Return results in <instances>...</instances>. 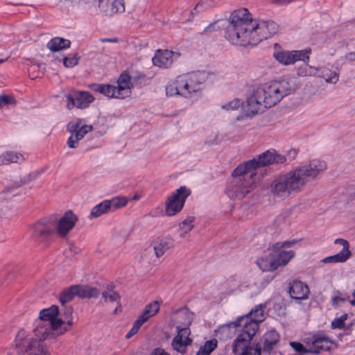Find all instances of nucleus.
<instances>
[{"label":"nucleus","mask_w":355,"mask_h":355,"mask_svg":"<svg viewBox=\"0 0 355 355\" xmlns=\"http://www.w3.org/2000/svg\"><path fill=\"white\" fill-rule=\"evenodd\" d=\"M221 27L224 28L225 39L230 44L239 46L255 45L278 31L275 22L252 19L245 8L236 10L228 19L209 24L205 31H217Z\"/></svg>","instance_id":"1"},{"label":"nucleus","mask_w":355,"mask_h":355,"mask_svg":"<svg viewBox=\"0 0 355 355\" xmlns=\"http://www.w3.org/2000/svg\"><path fill=\"white\" fill-rule=\"evenodd\" d=\"M326 163L320 159H313L304 163L277 176L270 185V192L273 198L282 200L296 196L302 191L309 180L315 179L326 169Z\"/></svg>","instance_id":"2"},{"label":"nucleus","mask_w":355,"mask_h":355,"mask_svg":"<svg viewBox=\"0 0 355 355\" xmlns=\"http://www.w3.org/2000/svg\"><path fill=\"white\" fill-rule=\"evenodd\" d=\"M295 89L286 78L266 82L252 89L243 109L248 115L254 116L277 105L285 96L293 93Z\"/></svg>","instance_id":"3"},{"label":"nucleus","mask_w":355,"mask_h":355,"mask_svg":"<svg viewBox=\"0 0 355 355\" xmlns=\"http://www.w3.org/2000/svg\"><path fill=\"white\" fill-rule=\"evenodd\" d=\"M72 313L71 307H66L60 313L55 305L42 309L34 323V335L42 340L64 334L73 324Z\"/></svg>","instance_id":"4"},{"label":"nucleus","mask_w":355,"mask_h":355,"mask_svg":"<svg viewBox=\"0 0 355 355\" xmlns=\"http://www.w3.org/2000/svg\"><path fill=\"white\" fill-rule=\"evenodd\" d=\"M205 80L206 74L201 71L178 76L166 85V94L169 97L181 96L193 103L201 98Z\"/></svg>","instance_id":"5"},{"label":"nucleus","mask_w":355,"mask_h":355,"mask_svg":"<svg viewBox=\"0 0 355 355\" xmlns=\"http://www.w3.org/2000/svg\"><path fill=\"white\" fill-rule=\"evenodd\" d=\"M259 184L260 180L257 177L256 172H252L241 163L232 171L225 193L231 200L241 201L248 198Z\"/></svg>","instance_id":"6"},{"label":"nucleus","mask_w":355,"mask_h":355,"mask_svg":"<svg viewBox=\"0 0 355 355\" xmlns=\"http://www.w3.org/2000/svg\"><path fill=\"white\" fill-rule=\"evenodd\" d=\"M265 304H260L254 306L248 313L240 316L234 321L225 324L218 329V334L232 337L236 331L241 329V334L254 336L259 329V323L266 318Z\"/></svg>","instance_id":"7"},{"label":"nucleus","mask_w":355,"mask_h":355,"mask_svg":"<svg viewBox=\"0 0 355 355\" xmlns=\"http://www.w3.org/2000/svg\"><path fill=\"white\" fill-rule=\"evenodd\" d=\"M116 84V86L111 84H94L92 86V89L109 98L123 99L130 95L132 84L127 72L121 74Z\"/></svg>","instance_id":"8"},{"label":"nucleus","mask_w":355,"mask_h":355,"mask_svg":"<svg viewBox=\"0 0 355 355\" xmlns=\"http://www.w3.org/2000/svg\"><path fill=\"white\" fill-rule=\"evenodd\" d=\"M15 343L19 355H49L46 347L25 329L18 331Z\"/></svg>","instance_id":"9"},{"label":"nucleus","mask_w":355,"mask_h":355,"mask_svg":"<svg viewBox=\"0 0 355 355\" xmlns=\"http://www.w3.org/2000/svg\"><path fill=\"white\" fill-rule=\"evenodd\" d=\"M191 190L185 186L180 187L169 195L165 202V214L171 217L179 214L183 209Z\"/></svg>","instance_id":"10"},{"label":"nucleus","mask_w":355,"mask_h":355,"mask_svg":"<svg viewBox=\"0 0 355 355\" xmlns=\"http://www.w3.org/2000/svg\"><path fill=\"white\" fill-rule=\"evenodd\" d=\"M67 129L71 133L67 142V146L69 148H76L80 141L92 130L93 127L83 119H75L67 124Z\"/></svg>","instance_id":"11"},{"label":"nucleus","mask_w":355,"mask_h":355,"mask_svg":"<svg viewBox=\"0 0 355 355\" xmlns=\"http://www.w3.org/2000/svg\"><path fill=\"white\" fill-rule=\"evenodd\" d=\"M285 162V156L278 153L274 149H270L260 154L257 157L242 163L252 172H256V170L260 167L273 164H282Z\"/></svg>","instance_id":"12"},{"label":"nucleus","mask_w":355,"mask_h":355,"mask_svg":"<svg viewBox=\"0 0 355 355\" xmlns=\"http://www.w3.org/2000/svg\"><path fill=\"white\" fill-rule=\"evenodd\" d=\"M194 319V313L187 308H181L170 313L166 318V324L168 328H190Z\"/></svg>","instance_id":"13"},{"label":"nucleus","mask_w":355,"mask_h":355,"mask_svg":"<svg viewBox=\"0 0 355 355\" xmlns=\"http://www.w3.org/2000/svg\"><path fill=\"white\" fill-rule=\"evenodd\" d=\"M52 216L55 234L60 237H65L73 229L78 221V216L71 210H67L62 214Z\"/></svg>","instance_id":"14"},{"label":"nucleus","mask_w":355,"mask_h":355,"mask_svg":"<svg viewBox=\"0 0 355 355\" xmlns=\"http://www.w3.org/2000/svg\"><path fill=\"white\" fill-rule=\"evenodd\" d=\"M310 51L303 50H275L273 53L275 59L283 65H291L297 61L306 62L309 59Z\"/></svg>","instance_id":"15"},{"label":"nucleus","mask_w":355,"mask_h":355,"mask_svg":"<svg viewBox=\"0 0 355 355\" xmlns=\"http://www.w3.org/2000/svg\"><path fill=\"white\" fill-rule=\"evenodd\" d=\"M99 291L94 288L87 286H72L63 291L60 295V302L62 305L71 301L75 296L80 297H96Z\"/></svg>","instance_id":"16"},{"label":"nucleus","mask_w":355,"mask_h":355,"mask_svg":"<svg viewBox=\"0 0 355 355\" xmlns=\"http://www.w3.org/2000/svg\"><path fill=\"white\" fill-rule=\"evenodd\" d=\"M182 56L178 51L157 49L155 51L152 62L154 66L162 69H168Z\"/></svg>","instance_id":"17"},{"label":"nucleus","mask_w":355,"mask_h":355,"mask_svg":"<svg viewBox=\"0 0 355 355\" xmlns=\"http://www.w3.org/2000/svg\"><path fill=\"white\" fill-rule=\"evenodd\" d=\"M334 244L336 246L335 249L336 250H339V247L341 248V250L336 254L322 259L321 262L323 263H345L352 256L350 245L347 240L344 239H336L334 240Z\"/></svg>","instance_id":"18"},{"label":"nucleus","mask_w":355,"mask_h":355,"mask_svg":"<svg viewBox=\"0 0 355 355\" xmlns=\"http://www.w3.org/2000/svg\"><path fill=\"white\" fill-rule=\"evenodd\" d=\"M254 336L241 334L234 342L232 351L235 355H261V350L259 348H253L250 342Z\"/></svg>","instance_id":"19"},{"label":"nucleus","mask_w":355,"mask_h":355,"mask_svg":"<svg viewBox=\"0 0 355 355\" xmlns=\"http://www.w3.org/2000/svg\"><path fill=\"white\" fill-rule=\"evenodd\" d=\"M190 336V328L175 329V334L171 343L173 349L181 354H184L187 347L192 343Z\"/></svg>","instance_id":"20"},{"label":"nucleus","mask_w":355,"mask_h":355,"mask_svg":"<svg viewBox=\"0 0 355 355\" xmlns=\"http://www.w3.org/2000/svg\"><path fill=\"white\" fill-rule=\"evenodd\" d=\"M34 236L46 238L55 233L52 214L41 219L31 227Z\"/></svg>","instance_id":"21"},{"label":"nucleus","mask_w":355,"mask_h":355,"mask_svg":"<svg viewBox=\"0 0 355 355\" xmlns=\"http://www.w3.org/2000/svg\"><path fill=\"white\" fill-rule=\"evenodd\" d=\"M309 340L311 349L315 350L312 354H318L320 350L328 351L333 345H336L324 334H314L311 338H309Z\"/></svg>","instance_id":"22"},{"label":"nucleus","mask_w":355,"mask_h":355,"mask_svg":"<svg viewBox=\"0 0 355 355\" xmlns=\"http://www.w3.org/2000/svg\"><path fill=\"white\" fill-rule=\"evenodd\" d=\"M100 11L105 15L112 16L125 10L123 0H99Z\"/></svg>","instance_id":"23"},{"label":"nucleus","mask_w":355,"mask_h":355,"mask_svg":"<svg viewBox=\"0 0 355 355\" xmlns=\"http://www.w3.org/2000/svg\"><path fill=\"white\" fill-rule=\"evenodd\" d=\"M67 107L71 109L76 107L80 109H84L92 103L94 98L87 92H80L76 94L75 98L70 96H67Z\"/></svg>","instance_id":"24"},{"label":"nucleus","mask_w":355,"mask_h":355,"mask_svg":"<svg viewBox=\"0 0 355 355\" xmlns=\"http://www.w3.org/2000/svg\"><path fill=\"white\" fill-rule=\"evenodd\" d=\"M174 239L170 236L158 238L153 243L154 254L157 258L162 257L164 253L173 248Z\"/></svg>","instance_id":"25"},{"label":"nucleus","mask_w":355,"mask_h":355,"mask_svg":"<svg viewBox=\"0 0 355 355\" xmlns=\"http://www.w3.org/2000/svg\"><path fill=\"white\" fill-rule=\"evenodd\" d=\"M289 293L291 297L293 299L306 300L309 295V288L304 282L295 280L291 283Z\"/></svg>","instance_id":"26"},{"label":"nucleus","mask_w":355,"mask_h":355,"mask_svg":"<svg viewBox=\"0 0 355 355\" xmlns=\"http://www.w3.org/2000/svg\"><path fill=\"white\" fill-rule=\"evenodd\" d=\"M256 265L263 272H274L277 270L275 256L272 253L265 254L258 257Z\"/></svg>","instance_id":"27"},{"label":"nucleus","mask_w":355,"mask_h":355,"mask_svg":"<svg viewBox=\"0 0 355 355\" xmlns=\"http://www.w3.org/2000/svg\"><path fill=\"white\" fill-rule=\"evenodd\" d=\"M161 301L153 300L150 302L148 303L141 313L139 315L137 319H139L144 324L146 322L151 318L156 315V314L160 310Z\"/></svg>","instance_id":"28"},{"label":"nucleus","mask_w":355,"mask_h":355,"mask_svg":"<svg viewBox=\"0 0 355 355\" xmlns=\"http://www.w3.org/2000/svg\"><path fill=\"white\" fill-rule=\"evenodd\" d=\"M280 339L279 333L275 329H270L266 331L261 339L263 350L268 352L277 345Z\"/></svg>","instance_id":"29"},{"label":"nucleus","mask_w":355,"mask_h":355,"mask_svg":"<svg viewBox=\"0 0 355 355\" xmlns=\"http://www.w3.org/2000/svg\"><path fill=\"white\" fill-rule=\"evenodd\" d=\"M195 220L194 216H188L178 224V232L180 238H187L195 226Z\"/></svg>","instance_id":"30"},{"label":"nucleus","mask_w":355,"mask_h":355,"mask_svg":"<svg viewBox=\"0 0 355 355\" xmlns=\"http://www.w3.org/2000/svg\"><path fill=\"white\" fill-rule=\"evenodd\" d=\"M277 254H274L277 269L286 266L295 257V252L292 250H276Z\"/></svg>","instance_id":"31"},{"label":"nucleus","mask_w":355,"mask_h":355,"mask_svg":"<svg viewBox=\"0 0 355 355\" xmlns=\"http://www.w3.org/2000/svg\"><path fill=\"white\" fill-rule=\"evenodd\" d=\"M241 292L246 293L250 297H253L259 294L261 288L255 282L254 279L243 280L239 288Z\"/></svg>","instance_id":"32"},{"label":"nucleus","mask_w":355,"mask_h":355,"mask_svg":"<svg viewBox=\"0 0 355 355\" xmlns=\"http://www.w3.org/2000/svg\"><path fill=\"white\" fill-rule=\"evenodd\" d=\"M24 159V155L15 151H6L0 155V165L19 162Z\"/></svg>","instance_id":"33"},{"label":"nucleus","mask_w":355,"mask_h":355,"mask_svg":"<svg viewBox=\"0 0 355 355\" xmlns=\"http://www.w3.org/2000/svg\"><path fill=\"white\" fill-rule=\"evenodd\" d=\"M315 76L321 77L327 83L331 84H336L339 78V74L337 71L327 67L318 68V74L315 75Z\"/></svg>","instance_id":"34"},{"label":"nucleus","mask_w":355,"mask_h":355,"mask_svg":"<svg viewBox=\"0 0 355 355\" xmlns=\"http://www.w3.org/2000/svg\"><path fill=\"white\" fill-rule=\"evenodd\" d=\"M71 42L62 37H54L47 43L48 49L52 52L60 51L69 48Z\"/></svg>","instance_id":"35"},{"label":"nucleus","mask_w":355,"mask_h":355,"mask_svg":"<svg viewBox=\"0 0 355 355\" xmlns=\"http://www.w3.org/2000/svg\"><path fill=\"white\" fill-rule=\"evenodd\" d=\"M218 346V340L216 338L205 341L199 347L196 355H210Z\"/></svg>","instance_id":"36"},{"label":"nucleus","mask_w":355,"mask_h":355,"mask_svg":"<svg viewBox=\"0 0 355 355\" xmlns=\"http://www.w3.org/2000/svg\"><path fill=\"white\" fill-rule=\"evenodd\" d=\"M110 210H111L110 207V202H108V200H105L92 208L90 213V217H99L100 216L107 213Z\"/></svg>","instance_id":"37"},{"label":"nucleus","mask_w":355,"mask_h":355,"mask_svg":"<svg viewBox=\"0 0 355 355\" xmlns=\"http://www.w3.org/2000/svg\"><path fill=\"white\" fill-rule=\"evenodd\" d=\"M308 61L304 62V63L299 67L297 69V73L299 76L305 77L309 76H314L318 74V68L311 67L306 62Z\"/></svg>","instance_id":"38"},{"label":"nucleus","mask_w":355,"mask_h":355,"mask_svg":"<svg viewBox=\"0 0 355 355\" xmlns=\"http://www.w3.org/2000/svg\"><path fill=\"white\" fill-rule=\"evenodd\" d=\"M129 202V199L123 196H116L111 200H108V202H110V209H119L124 207H125Z\"/></svg>","instance_id":"39"},{"label":"nucleus","mask_w":355,"mask_h":355,"mask_svg":"<svg viewBox=\"0 0 355 355\" xmlns=\"http://www.w3.org/2000/svg\"><path fill=\"white\" fill-rule=\"evenodd\" d=\"M304 343L306 346H304L302 343L298 342H291L290 345L292 348L297 352L299 353H312L315 352V349H311L309 338L304 339Z\"/></svg>","instance_id":"40"},{"label":"nucleus","mask_w":355,"mask_h":355,"mask_svg":"<svg viewBox=\"0 0 355 355\" xmlns=\"http://www.w3.org/2000/svg\"><path fill=\"white\" fill-rule=\"evenodd\" d=\"M246 103V101L245 103H242L240 99L234 98L232 99L224 104L222 105L221 107L223 110L226 111H234L238 110L239 107H241L243 112L248 116V114L244 112L243 109V105ZM248 116H250L248 115Z\"/></svg>","instance_id":"41"},{"label":"nucleus","mask_w":355,"mask_h":355,"mask_svg":"<svg viewBox=\"0 0 355 355\" xmlns=\"http://www.w3.org/2000/svg\"><path fill=\"white\" fill-rule=\"evenodd\" d=\"M301 241L300 239H291L284 241H279L274 245V249L275 250H284L291 248L294 245H297Z\"/></svg>","instance_id":"42"},{"label":"nucleus","mask_w":355,"mask_h":355,"mask_svg":"<svg viewBox=\"0 0 355 355\" xmlns=\"http://www.w3.org/2000/svg\"><path fill=\"white\" fill-rule=\"evenodd\" d=\"M103 297L105 299L106 302H116L117 306L114 309V313H116L117 309L120 308V304L119 303V295L113 291H107L103 293Z\"/></svg>","instance_id":"43"},{"label":"nucleus","mask_w":355,"mask_h":355,"mask_svg":"<svg viewBox=\"0 0 355 355\" xmlns=\"http://www.w3.org/2000/svg\"><path fill=\"white\" fill-rule=\"evenodd\" d=\"M347 318V315L346 313L343 314L340 317L336 318L331 322V327L332 329H343L345 327V321Z\"/></svg>","instance_id":"44"},{"label":"nucleus","mask_w":355,"mask_h":355,"mask_svg":"<svg viewBox=\"0 0 355 355\" xmlns=\"http://www.w3.org/2000/svg\"><path fill=\"white\" fill-rule=\"evenodd\" d=\"M215 5L213 0H201L196 6L197 12L206 10Z\"/></svg>","instance_id":"45"},{"label":"nucleus","mask_w":355,"mask_h":355,"mask_svg":"<svg viewBox=\"0 0 355 355\" xmlns=\"http://www.w3.org/2000/svg\"><path fill=\"white\" fill-rule=\"evenodd\" d=\"M78 58L76 55H69L63 60V64L65 67L71 68L77 65Z\"/></svg>","instance_id":"46"},{"label":"nucleus","mask_w":355,"mask_h":355,"mask_svg":"<svg viewBox=\"0 0 355 355\" xmlns=\"http://www.w3.org/2000/svg\"><path fill=\"white\" fill-rule=\"evenodd\" d=\"M143 324L144 323L142 322H141L139 319H137L133 323L131 329L126 334V338H130V337L136 334Z\"/></svg>","instance_id":"47"},{"label":"nucleus","mask_w":355,"mask_h":355,"mask_svg":"<svg viewBox=\"0 0 355 355\" xmlns=\"http://www.w3.org/2000/svg\"><path fill=\"white\" fill-rule=\"evenodd\" d=\"M143 324L144 323L142 322H141L139 319H137L133 323L131 329L126 334V338H130V337L136 334Z\"/></svg>","instance_id":"48"},{"label":"nucleus","mask_w":355,"mask_h":355,"mask_svg":"<svg viewBox=\"0 0 355 355\" xmlns=\"http://www.w3.org/2000/svg\"><path fill=\"white\" fill-rule=\"evenodd\" d=\"M15 103L14 98L10 95L2 94L0 95V108L7 105H12Z\"/></svg>","instance_id":"49"},{"label":"nucleus","mask_w":355,"mask_h":355,"mask_svg":"<svg viewBox=\"0 0 355 355\" xmlns=\"http://www.w3.org/2000/svg\"><path fill=\"white\" fill-rule=\"evenodd\" d=\"M151 253H152V251H151L150 248H149L148 249L143 250V251L141 252V257L142 260L145 262L150 263L151 262V257H150Z\"/></svg>","instance_id":"50"},{"label":"nucleus","mask_w":355,"mask_h":355,"mask_svg":"<svg viewBox=\"0 0 355 355\" xmlns=\"http://www.w3.org/2000/svg\"><path fill=\"white\" fill-rule=\"evenodd\" d=\"M150 355H169L163 349L156 348L150 354Z\"/></svg>","instance_id":"51"},{"label":"nucleus","mask_w":355,"mask_h":355,"mask_svg":"<svg viewBox=\"0 0 355 355\" xmlns=\"http://www.w3.org/2000/svg\"><path fill=\"white\" fill-rule=\"evenodd\" d=\"M346 58L347 60L353 62L355 61V52L349 53L346 55Z\"/></svg>","instance_id":"52"},{"label":"nucleus","mask_w":355,"mask_h":355,"mask_svg":"<svg viewBox=\"0 0 355 355\" xmlns=\"http://www.w3.org/2000/svg\"><path fill=\"white\" fill-rule=\"evenodd\" d=\"M141 197H142L141 194H140L139 193H135L133 195V196L132 197L131 200L137 201V200H140L141 198Z\"/></svg>","instance_id":"53"},{"label":"nucleus","mask_w":355,"mask_h":355,"mask_svg":"<svg viewBox=\"0 0 355 355\" xmlns=\"http://www.w3.org/2000/svg\"><path fill=\"white\" fill-rule=\"evenodd\" d=\"M343 300H344L342 297L337 296L333 299V303L334 305H338L340 302H343Z\"/></svg>","instance_id":"54"},{"label":"nucleus","mask_w":355,"mask_h":355,"mask_svg":"<svg viewBox=\"0 0 355 355\" xmlns=\"http://www.w3.org/2000/svg\"><path fill=\"white\" fill-rule=\"evenodd\" d=\"M349 304L355 306V290L352 293V300H349Z\"/></svg>","instance_id":"55"},{"label":"nucleus","mask_w":355,"mask_h":355,"mask_svg":"<svg viewBox=\"0 0 355 355\" xmlns=\"http://www.w3.org/2000/svg\"><path fill=\"white\" fill-rule=\"evenodd\" d=\"M278 3H289L292 0H275Z\"/></svg>","instance_id":"56"},{"label":"nucleus","mask_w":355,"mask_h":355,"mask_svg":"<svg viewBox=\"0 0 355 355\" xmlns=\"http://www.w3.org/2000/svg\"><path fill=\"white\" fill-rule=\"evenodd\" d=\"M3 62V60H0V63H2Z\"/></svg>","instance_id":"57"}]
</instances>
